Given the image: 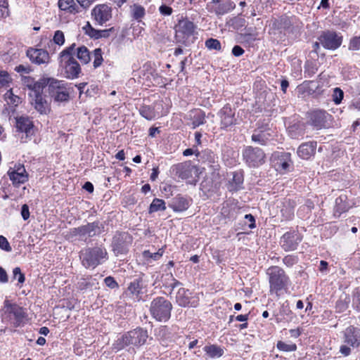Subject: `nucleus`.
<instances>
[{
    "instance_id": "nucleus-1",
    "label": "nucleus",
    "mask_w": 360,
    "mask_h": 360,
    "mask_svg": "<svg viewBox=\"0 0 360 360\" xmlns=\"http://www.w3.org/2000/svg\"><path fill=\"white\" fill-rule=\"evenodd\" d=\"M75 46L76 44L73 43L65 48L58 58L59 67L64 70L65 77L70 79L78 78L82 71L80 65L74 58Z\"/></svg>"
},
{
    "instance_id": "nucleus-2",
    "label": "nucleus",
    "mask_w": 360,
    "mask_h": 360,
    "mask_svg": "<svg viewBox=\"0 0 360 360\" xmlns=\"http://www.w3.org/2000/svg\"><path fill=\"white\" fill-rule=\"evenodd\" d=\"M82 264L86 269H95L108 259V254L103 245L86 248L79 252Z\"/></svg>"
},
{
    "instance_id": "nucleus-3",
    "label": "nucleus",
    "mask_w": 360,
    "mask_h": 360,
    "mask_svg": "<svg viewBox=\"0 0 360 360\" xmlns=\"http://www.w3.org/2000/svg\"><path fill=\"white\" fill-rule=\"evenodd\" d=\"M148 332L141 328L130 330L118 338L112 345V349L116 352L127 346L140 347L145 344L148 338Z\"/></svg>"
},
{
    "instance_id": "nucleus-4",
    "label": "nucleus",
    "mask_w": 360,
    "mask_h": 360,
    "mask_svg": "<svg viewBox=\"0 0 360 360\" xmlns=\"http://www.w3.org/2000/svg\"><path fill=\"white\" fill-rule=\"evenodd\" d=\"M172 309V303L163 297L153 299L150 306L152 317L160 322H166L170 319Z\"/></svg>"
},
{
    "instance_id": "nucleus-5",
    "label": "nucleus",
    "mask_w": 360,
    "mask_h": 360,
    "mask_svg": "<svg viewBox=\"0 0 360 360\" xmlns=\"http://www.w3.org/2000/svg\"><path fill=\"white\" fill-rule=\"evenodd\" d=\"M103 228V226L100 221H96L70 229V235L72 237L77 238L79 240L86 241L88 238L101 233Z\"/></svg>"
},
{
    "instance_id": "nucleus-6",
    "label": "nucleus",
    "mask_w": 360,
    "mask_h": 360,
    "mask_svg": "<svg viewBox=\"0 0 360 360\" xmlns=\"http://www.w3.org/2000/svg\"><path fill=\"white\" fill-rule=\"evenodd\" d=\"M267 274L270 292L277 293L287 286L289 278L281 267L277 266L270 267L267 271Z\"/></svg>"
},
{
    "instance_id": "nucleus-7",
    "label": "nucleus",
    "mask_w": 360,
    "mask_h": 360,
    "mask_svg": "<svg viewBox=\"0 0 360 360\" xmlns=\"http://www.w3.org/2000/svg\"><path fill=\"white\" fill-rule=\"evenodd\" d=\"M170 174L181 179H194L192 182H196L199 172L197 167L191 165L189 162H184L174 165L170 168Z\"/></svg>"
},
{
    "instance_id": "nucleus-8",
    "label": "nucleus",
    "mask_w": 360,
    "mask_h": 360,
    "mask_svg": "<svg viewBox=\"0 0 360 360\" xmlns=\"http://www.w3.org/2000/svg\"><path fill=\"white\" fill-rule=\"evenodd\" d=\"M50 82L48 89L49 93L56 101L63 102L69 99V91L65 82L54 78L47 80L46 82Z\"/></svg>"
},
{
    "instance_id": "nucleus-9",
    "label": "nucleus",
    "mask_w": 360,
    "mask_h": 360,
    "mask_svg": "<svg viewBox=\"0 0 360 360\" xmlns=\"http://www.w3.org/2000/svg\"><path fill=\"white\" fill-rule=\"evenodd\" d=\"M243 158L250 167H257L265 162V154L259 148L248 146L243 150Z\"/></svg>"
},
{
    "instance_id": "nucleus-10",
    "label": "nucleus",
    "mask_w": 360,
    "mask_h": 360,
    "mask_svg": "<svg viewBox=\"0 0 360 360\" xmlns=\"http://www.w3.org/2000/svg\"><path fill=\"white\" fill-rule=\"evenodd\" d=\"M6 312L8 314L9 319L15 327L20 326L26 318L25 309L16 304H12L6 300L4 302Z\"/></svg>"
},
{
    "instance_id": "nucleus-11",
    "label": "nucleus",
    "mask_w": 360,
    "mask_h": 360,
    "mask_svg": "<svg viewBox=\"0 0 360 360\" xmlns=\"http://www.w3.org/2000/svg\"><path fill=\"white\" fill-rule=\"evenodd\" d=\"M112 12L110 6L102 4L95 6L91 10V15L96 25H103L112 18Z\"/></svg>"
},
{
    "instance_id": "nucleus-12",
    "label": "nucleus",
    "mask_w": 360,
    "mask_h": 360,
    "mask_svg": "<svg viewBox=\"0 0 360 360\" xmlns=\"http://www.w3.org/2000/svg\"><path fill=\"white\" fill-rule=\"evenodd\" d=\"M320 44L326 49L335 50L338 49L342 42V37L335 32H323L319 37Z\"/></svg>"
},
{
    "instance_id": "nucleus-13",
    "label": "nucleus",
    "mask_w": 360,
    "mask_h": 360,
    "mask_svg": "<svg viewBox=\"0 0 360 360\" xmlns=\"http://www.w3.org/2000/svg\"><path fill=\"white\" fill-rule=\"evenodd\" d=\"M7 174L15 186H19L28 180V174L21 164H15L13 167H10Z\"/></svg>"
},
{
    "instance_id": "nucleus-14",
    "label": "nucleus",
    "mask_w": 360,
    "mask_h": 360,
    "mask_svg": "<svg viewBox=\"0 0 360 360\" xmlns=\"http://www.w3.org/2000/svg\"><path fill=\"white\" fill-rule=\"evenodd\" d=\"M302 237L296 232H287L281 237L280 244L286 252L293 251L297 249Z\"/></svg>"
},
{
    "instance_id": "nucleus-15",
    "label": "nucleus",
    "mask_w": 360,
    "mask_h": 360,
    "mask_svg": "<svg viewBox=\"0 0 360 360\" xmlns=\"http://www.w3.org/2000/svg\"><path fill=\"white\" fill-rule=\"evenodd\" d=\"M331 115L325 110H316L310 113L309 122L316 129L325 128L328 125Z\"/></svg>"
},
{
    "instance_id": "nucleus-16",
    "label": "nucleus",
    "mask_w": 360,
    "mask_h": 360,
    "mask_svg": "<svg viewBox=\"0 0 360 360\" xmlns=\"http://www.w3.org/2000/svg\"><path fill=\"white\" fill-rule=\"evenodd\" d=\"M344 342L354 348L360 346V328L353 326L347 327L343 332Z\"/></svg>"
},
{
    "instance_id": "nucleus-17",
    "label": "nucleus",
    "mask_w": 360,
    "mask_h": 360,
    "mask_svg": "<svg viewBox=\"0 0 360 360\" xmlns=\"http://www.w3.org/2000/svg\"><path fill=\"white\" fill-rule=\"evenodd\" d=\"M27 56L32 63L37 65L47 64L49 63L50 57L49 53L41 49L30 48L27 51Z\"/></svg>"
},
{
    "instance_id": "nucleus-18",
    "label": "nucleus",
    "mask_w": 360,
    "mask_h": 360,
    "mask_svg": "<svg viewBox=\"0 0 360 360\" xmlns=\"http://www.w3.org/2000/svg\"><path fill=\"white\" fill-rule=\"evenodd\" d=\"M127 233H116L112 238V250L116 255L126 254L128 250Z\"/></svg>"
},
{
    "instance_id": "nucleus-19",
    "label": "nucleus",
    "mask_w": 360,
    "mask_h": 360,
    "mask_svg": "<svg viewBox=\"0 0 360 360\" xmlns=\"http://www.w3.org/2000/svg\"><path fill=\"white\" fill-rule=\"evenodd\" d=\"M234 115L235 112L231 109L230 105H226L221 108L219 111L221 128L226 129L235 124L236 120Z\"/></svg>"
},
{
    "instance_id": "nucleus-20",
    "label": "nucleus",
    "mask_w": 360,
    "mask_h": 360,
    "mask_svg": "<svg viewBox=\"0 0 360 360\" xmlns=\"http://www.w3.org/2000/svg\"><path fill=\"white\" fill-rule=\"evenodd\" d=\"M15 127L18 131L25 133L27 137H30L34 134L33 122L28 117H17Z\"/></svg>"
},
{
    "instance_id": "nucleus-21",
    "label": "nucleus",
    "mask_w": 360,
    "mask_h": 360,
    "mask_svg": "<svg viewBox=\"0 0 360 360\" xmlns=\"http://www.w3.org/2000/svg\"><path fill=\"white\" fill-rule=\"evenodd\" d=\"M186 117L189 120L188 124L192 129H195L205 123V114L200 109H195L189 111Z\"/></svg>"
},
{
    "instance_id": "nucleus-22",
    "label": "nucleus",
    "mask_w": 360,
    "mask_h": 360,
    "mask_svg": "<svg viewBox=\"0 0 360 360\" xmlns=\"http://www.w3.org/2000/svg\"><path fill=\"white\" fill-rule=\"evenodd\" d=\"M190 206V200L181 195H177L169 203V207L174 212L186 211Z\"/></svg>"
},
{
    "instance_id": "nucleus-23",
    "label": "nucleus",
    "mask_w": 360,
    "mask_h": 360,
    "mask_svg": "<svg viewBox=\"0 0 360 360\" xmlns=\"http://www.w3.org/2000/svg\"><path fill=\"white\" fill-rule=\"evenodd\" d=\"M196 29V25L188 19H181L179 20L176 26V32L182 34L184 37L193 35Z\"/></svg>"
},
{
    "instance_id": "nucleus-24",
    "label": "nucleus",
    "mask_w": 360,
    "mask_h": 360,
    "mask_svg": "<svg viewBox=\"0 0 360 360\" xmlns=\"http://www.w3.org/2000/svg\"><path fill=\"white\" fill-rule=\"evenodd\" d=\"M316 145V141L303 143L297 148V153L301 158L308 160L315 154Z\"/></svg>"
},
{
    "instance_id": "nucleus-25",
    "label": "nucleus",
    "mask_w": 360,
    "mask_h": 360,
    "mask_svg": "<svg viewBox=\"0 0 360 360\" xmlns=\"http://www.w3.org/2000/svg\"><path fill=\"white\" fill-rule=\"evenodd\" d=\"M278 25L285 31L293 32L295 27H298L297 19L295 16L283 15L278 20Z\"/></svg>"
},
{
    "instance_id": "nucleus-26",
    "label": "nucleus",
    "mask_w": 360,
    "mask_h": 360,
    "mask_svg": "<svg viewBox=\"0 0 360 360\" xmlns=\"http://www.w3.org/2000/svg\"><path fill=\"white\" fill-rule=\"evenodd\" d=\"M239 208L233 203L225 202L221 209V214L225 219L229 221L234 220L236 218Z\"/></svg>"
},
{
    "instance_id": "nucleus-27",
    "label": "nucleus",
    "mask_w": 360,
    "mask_h": 360,
    "mask_svg": "<svg viewBox=\"0 0 360 360\" xmlns=\"http://www.w3.org/2000/svg\"><path fill=\"white\" fill-rule=\"evenodd\" d=\"M277 161L276 163V169L279 171H285L289 168L291 162L290 153H281L276 155Z\"/></svg>"
},
{
    "instance_id": "nucleus-28",
    "label": "nucleus",
    "mask_w": 360,
    "mask_h": 360,
    "mask_svg": "<svg viewBox=\"0 0 360 360\" xmlns=\"http://www.w3.org/2000/svg\"><path fill=\"white\" fill-rule=\"evenodd\" d=\"M347 196L341 195L335 200V206L334 208V215L335 217H340V215L349 210V205L346 202Z\"/></svg>"
},
{
    "instance_id": "nucleus-29",
    "label": "nucleus",
    "mask_w": 360,
    "mask_h": 360,
    "mask_svg": "<svg viewBox=\"0 0 360 360\" xmlns=\"http://www.w3.org/2000/svg\"><path fill=\"white\" fill-rule=\"evenodd\" d=\"M191 293L188 290L184 288L179 289L176 295V301L178 304L181 307H188L190 306V298ZM192 306V304H191Z\"/></svg>"
},
{
    "instance_id": "nucleus-30",
    "label": "nucleus",
    "mask_w": 360,
    "mask_h": 360,
    "mask_svg": "<svg viewBox=\"0 0 360 360\" xmlns=\"http://www.w3.org/2000/svg\"><path fill=\"white\" fill-rule=\"evenodd\" d=\"M58 7L60 10L75 14L80 11L79 7L74 0H58Z\"/></svg>"
},
{
    "instance_id": "nucleus-31",
    "label": "nucleus",
    "mask_w": 360,
    "mask_h": 360,
    "mask_svg": "<svg viewBox=\"0 0 360 360\" xmlns=\"http://www.w3.org/2000/svg\"><path fill=\"white\" fill-rule=\"evenodd\" d=\"M305 134V126L303 123H295L288 127V134L292 139H298Z\"/></svg>"
},
{
    "instance_id": "nucleus-32",
    "label": "nucleus",
    "mask_w": 360,
    "mask_h": 360,
    "mask_svg": "<svg viewBox=\"0 0 360 360\" xmlns=\"http://www.w3.org/2000/svg\"><path fill=\"white\" fill-rule=\"evenodd\" d=\"M196 157L198 158L199 161H202L209 166H212V164L214 163L215 160L217 158L216 155L210 150H205L200 153L198 152Z\"/></svg>"
},
{
    "instance_id": "nucleus-33",
    "label": "nucleus",
    "mask_w": 360,
    "mask_h": 360,
    "mask_svg": "<svg viewBox=\"0 0 360 360\" xmlns=\"http://www.w3.org/2000/svg\"><path fill=\"white\" fill-rule=\"evenodd\" d=\"M203 350L210 358H219L224 354L223 348L217 345L205 346Z\"/></svg>"
},
{
    "instance_id": "nucleus-34",
    "label": "nucleus",
    "mask_w": 360,
    "mask_h": 360,
    "mask_svg": "<svg viewBox=\"0 0 360 360\" xmlns=\"http://www.w3.org/2000/svg\"><path fill=\"white\" fill-rule=\"evenodd\" d=\"M131 16L138 22H141V19L145 16V8L139 4H134L130 6Z\"/></svg>"
},
{
    "instance_id": "nucleus-35",
    "label": "nucleus",
    "mask_w": 360,
    "mask_h": 360,
    "mask_svg": "<svg viewBox=\"0 0 360 360\" xmlns=\"http://www.w3.org/2000/svg\"><path fill=\"white\" fill-rule=\"evenodd\" d=\"M77 57L82 64H88L91 60L89 51L84 46L77 48Z\"/></svg>"
},
{
    "instance_id": "nucleus-36",
    "label": "nucleus",
    "mask_w": 360,
    "mask_h": 360,
    "mask_svg": "<svg viewBox=\"0 0 360 360\" xmlns=\"http://www.w3.org/2000/svg\"><path fill=\"white\" fill-rule=\"evenodd\" d=\"M34 97V98L32 104L34 105V108L40 113H45L47 108V103L43 98L42 95L36 94Z\"/></svg>"
},
{
    "instance_id": "nucleus-37",
    "label": "nucleus",
    "mask_w": 360,
    "mask_h": 360,
    "mask_svg": "<svg viewBox=\"0 0 360 360\" xmlns=\"http://www.w3.org/2000/svg\"><path fill=\"white\" fill-rule=\"evenodd\" d=\"M139 113L148 120H152L156 117L155 108L151 105H142L139 109Z\"/></svg>"
},
{
    "instance_id": "nucleus-38",
    "label": "nucleus",
    "mask_w": 360,
    "mask_h": 360,
    "mask_svg": "<svg viewBox=\"0 0 360 360\" xmlns=\"http://www.w3.org/2000/svg\"><path fill=\"white\" fill-rule=\"evenodd\" d=\"M51 78H42L39 79L38 82H35L32 86V94H31V96H34L36 94H41V92L42 91L44 87L46 86H48V89L49 88V82H46L47 80H51Z\"/></svg>"
},
{
    "instance_id": "nucleus-39",
    "label": "nucleus",
    "mask_w": 360,
    "mask_h": 360,
    "mask_svg": "<svg viewBox=\"0 0 360 360\" xmlns=\"http://www.w3.org/2000/svg\"><path fill=\"white\" fill-rule=\"evenodd\" d=\"M270 134L265 131H258L252 135V140L261 145H266L269 140Z\"/></svg>"
},
{
    "instance_id": "nucleus-40",
    "label": "nucleus",
    "mask_w": 360,
    "mask_h": 360,
    "mask_svg": "<svg viewBox=\"0 0 360 360\" xmlns=\"http://www.w3.org/2000/svg\"><path fill=\"white\" fill-rule=\"evenodd\" d=\"M235 6V4L229 0L226 2L219 5L215 9V13L217 15H224L233 10Z\"/></svg>"
},
{
    "instance_id": "nucleus-41",
    "label": "nucleus",
    "mask_w": 360,
    "mask_h": 360,
    "mask_svg": "<svg viewBox=\"0 0 360 360\" xmlns=\"http://www.w3.org/2000/svg\"><path fill=\"white\" fill-rule=\"evenodd\" d=\"M166 210L165 202L163 200L155 198L151 202L149 208L150 212H155L158 211H164Z\"/></svg>"
},
{
    "instance_id": "nucleus-42",
    "label": "nucleus",
    "mask_w": 360,
    "mask_h": 360,
    "mask_svg": "<svg viewBox=\"0 0 360 360\" xmlns=\"http://www.w3.org/2000/svg\"><path fill=\"white\" fill-rule=\"evenodd\" d=\"M243 183V176L240 172H235L233 175L232 182L231 184V190L237 191L241 188Z\"/></svg>"
},
{
    "instance_id": "nucleus-43",
    "label": "nucleus",
    "mask_w": 360,
    "mask_h": 360,
    "mask_svg": "<svg viewBox=\"0 0 360 360\" xmlns=\"http://www.w3.org/2000/svg\"><path fill=\"white\" fill-rule=\"evenodd\" d=\"M164 250L162 248L159 249L156 252H150L149 250H144L143 252V257L148 262H150L151 260H158L163 255Z\"/></svg>"
},
{
    "instance_id": "nucleus-44",
    "label": "nucleus",
    "mask_w": 360,
    "mask_h": 360,
    "mask_svg": "<svg viewBox=\"0 0 360 360\" xmlns=\"http://www.w3.org/2000/svg\"><path fill=\"white\" fill-rule=\"evenodd\" d=\"M84 32L89 37L94 39H99L100 30L94 28L88 22L87 24L83 27Z\"/></svg>"
},
{
    "instance_id": "nucleus-45",
    "label": "nucleus",
    "mask_w": 360,
    "mask_h": 360,
    "mask_svg": "<svg viewBox=\"0 0 360 360\" xmlns=\"http://www.w3.org/2000/svg\"><path fill=\"white\" fill-rule=\"evenodd\" d=\"M352 305L355 310L360 311V287L353 291Z\"/></svg>"
},
{
    "instance_id": "nucleus-46",
    "label": "nucleus",
    "mask_w": 360,
    "mask_h": 360,
    "mask_svg": "<svg viewBox=\"0 0 360 360\" xmlns=\"http://www.w3.org/2000/svg\"><path fill=\"white\" fill-rule=\"evenodd\" d=\"M141 282L139 280H134V281L131 282L128 287V290L130 292V293L136 295L141 292Z\"/></svg>"
},
{
    "instance_id": "nucleus-47",
    "label": "nucleus",
    "mask_w": 360,
    "mask_h": 360,
    "mask_svg": "<svg viewBox=\"0 0 360 360\" xmlns=\"http://www.w3.org/2000/svg\"><path fill=\"white\" fill-rule=\"evenodd\" d=\"M94 57V68H98L103 63V53L101 49H96L93 52Z\"/></svg>"
},
{
    "instance_id": "nucleus-48",
    "label": "nucleus",
    "mask_w": 360,
    "mask_h": 360,
    "mask_svg": "<svg viewBox=\"0 0 360 360\" xmlns=\"http://www.w3.org/2000/svg\"><path fill=\"white\" fill-rule=\"evenodd\" d=\"M205 46L210 50L220 51L221 43L218 39L210 38L206 40Z\"/></svg>"
},
{
    "instance_id": "nucleus-49",
    "label": "nucleus",
    "mask_w": 360,
    "mask_h": 360,
    "mask_svg": "<svg viewBox=\"0 0 360 360\" xmlns=\"http://www.w3.org/2000/svg\"><path fill=\"white\" fill-rule=\"evenodd\" d=\"M276 347L279 350L283 352H294L297 349L295 344H287L282 341H278Z\"/></svg>"
},
{
    "instance_id": "nucleus-50",
    "label": "nucleus",
    "mask_w": 360,
    "mask_h": 360,
    "mask_svg": "<svg viewBox=\"0 0 360 360\" xmlns=\"http://www.w3.org/2000/svg\"><path fill=\"white\" fill-rule=\"evenodd\" d=\"M332 96H333V102L335 104L338 105L342 102V101L343 99L344 92L341 89L336 87L333 89V93Z\"/></svg>"
},
{
    "instance_id": "nucleus-51",
    "label": "nucleus",
    "mask_w": 360,
    "mask_h": 360,
    "mask_svg": "<svg viewBox=\"0 0 360 360\" xmlns=\"http://www.w3.org/2000/svg\"><path fill=\"white\" fill-rule=\"evenodd\" d=\"M53 41L54 44L61 46L65 43V34L61 30H56L54 33Z\"/></svg>"
},
{
    "instance_id": "nucleus-52",
    "label": "nucleus",
    "mask_w": 360,
    "mask_h": 360,
    "mask_svg": "<svg viewBox=\"0 0 360 360\" xmlns=\"http://www.w3.org/2000/svg\"><path fill=\"white\" fill-rule=\"evenodd\" d=\"M283 262L287 267H292L298 262V257L295 255H288L283 257Z\"/></svg>"
},
{
    "instance_id": "nucleus-53",
    "label": "nucleus",
    "mask_w": 360,
    "mask_h": 360,
    "mask_svg": "<svg viewBox=\"0 0 360 360\" xmlns=\"http://www.w3.org/2000/svg\"><path fill=\"white\" fill-rule=\"evenodd\" d=\"M348 49L351 51L360 50V36L354 37L350 39Z\"/></svg>"
},
{
    "instance_id": "nucleus-54",
    "label": "nucleus",
    "mask_w": 360,
    "mask_h": 360,
    "mask_svg": "<svg viewBox=\"0 0 360 360\" xmlns=\"http://www.w3.org/2000/svg\"><path fill=\"white\" fill-rule=\"evenodd\" d=\"M13 278L18 279L19 283L22 284L25 282V275L21 272L19 267H15L13 271Z\"/></svg>"
},
{
    "instance_id": "nucleus-55",
    "label": "nucleus",
    "mask_w": 360,
    "mask_h": 360,
    "mask_svg": "<svg viewBox=\"0 0 360 360\" xmlns=\"http://www.w3.org/2000/svg\"><path fill=\"white\" fill-rule=\"evenodd\" d=\"M0 248L6 252H11L12 250L8 240L4 236H0Z\"/></svg>"
},
{
    "instance_id": "nucleus-56",
    "label": "nucleus",
    "mask_w": 360,
    "mask_h": 360,
    "mask_svg": "<svg viewBox=\"0 0 360 360\" xmlns=\"http://www.w3.org/2000/svg\"><path fill=\"white\" fill-rule=\"evenodd\" d=\"M159 12L162 15L164 16H169L173 13V9L172 7L167 6L166 4H162L159 7Z\"/></svg>"
},
{
    "instance_id": "nucleus-57",
    "label": "nucleus",
    "mask_w": 360,
    "mask_h": 360,
    "mask_svg": "<svg viewBox=\"0 0 360 360\" xmlns=\"http://www.w3.org/2000/svg\"><path fill=\"white\" fill-rule=\"evenodd\" d=\"M91 286H92V284H91L88 278H82L77 283V288L81 290H86Z\"/></svg>"
},
{
    "instance_id": "nucleus-58",
    "label": "nucleus",
    "mask_w": 360,
    "mask_h": 360,
    "mask_svg": "<svg viewBox=\"0 0 360 360\" xmlns=\"http://www.w3.org/2000/svg\"><path fill=\"white\" fill-rule=\"evenodd\" d=\"M8 4L6 1H0L1 17L6 18L8 15Z\"/></svg>"
},
{
    "instance_id": "nucleus-59",
    "label": "nucleus",
    "mask_w": 360,
    "mask_h": 360,
    "mask_svg": "<svg viewBox=\"0 0 360 360\" xmlns=\"http://www.w3.org/2000/svg\"><path fill=\"white\" fill-rule=\"evenodd\" d=\"M104 283L106 286L109 287L111 289H114L118 287V284L115 280V278L112 276H108L104 279Z\"/></svg>"
},
{
    "instance_id": "nucleus-60",
    "label": "nucleus",
    "mask_w": 360,
    "mask_h": 360,
    "mask_svg": "<svg viewBox=\"0 0 360 360\" xmlns=\"http://www.w3.org/2000/svg\"><path fill=\"white\" fill-rule=\"evenodd\" d=\"M11 81L10 75L6 72H0V84L2 86L7 85Z\"/></svg>"
},
{
    "instance_id": "nucleus-61",
    "label": "nucleus",
    "mask_w": 360,
    "mask_h": 360,
    "mask_svg": "<svg viewBox=\"0 0 360 360\" xmlns=\"http://www.w3.org/2000/svg\"><path fill=\"white\" fill-rule=\"evenodd\" d=\"M348 307L347 302L343 300H338L336 303V309L338 311H344Z\"/></svg>"
},
{
    "instance_id": "nucleus-62",
    "label": "nucleus",
    "mask_w": 360,
    "mask_h": 360,
    "mask_svg": "<svg viewBox=\"0 0 360 360\" xmlns=\"http://www.w3.org/2000/svg\"><path fill=\"white\" fill-rule=\"evenodd\" d=\"M21 215L24 220H27L30 217L29 207L27 205L24 204L21 207Z\"/></svg>"
},
{
    "instance_id": "nucleus-63",
    "label": "nucleus",
    "mask_w": 360,
    "mask_h": 360,
    "mask_svg": "<svg viewBox=\"0 0 360 360\" xmlns=\"http://www.w3.org/2000/svg\"><path fill=\"white\" fill-rule=\"evenodd\" d=\"M245 219L248 221V227L250 229H254L255 227V219L253 215L251 214H245Z\"/></svg>"
},
{
    "instance_id": "nucleus-64",
    "label": "nucleus",
    "mask_w": 360,
    "mask_h": 360,
    "mask_svg": "<svg viewBox=\"0 0 360 360\" xmlns=\"http://www.w3.org/2000/svg\"><path fill=\"white\" fill-rule=\"evenodd\" d=\"M244 53V50L238 45H236L232 49V54L234 56L239 57Z\"/></svg>"
}]
</instances>
